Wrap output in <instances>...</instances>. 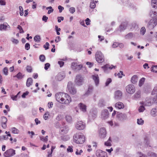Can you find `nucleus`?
Returning <instances> with one entry per match:
<instances>
[{"instance_id":"1","label":"nucleus","mask_w":157,"mask_h":157,"mask_svg":"<svg viewBox=\"0 0 157 157\" xmlns=\"http://www.w3.org/2000/svg\"><path fill=\"white\" fill-rule=\"evenodd\" d=\"M55 97L56 101L60 103L68 104L71 101V97L66 93L60 92L57 93Z\"/></svg>"},{"instance_id":"2","label":"nucleus","mask_w":157,"mask_h":157,"mask_svg":"<svg viewBox=\"0 0 157 157\" xmlns=\"http://www.w3.org/2000/svg\"><path fill=\"white\" fill-rule=\"evenodd\" d=\"M74 141L77 144H82L85 140V136L83 135L76 134L73 136Z\"/></svg>"},{"instance_id":"3","label":"nucleus","mask_w":157,"mask_h":157,"mask_svg":"<svg viewBox=\"0 0 157 157\" xmlns=\"http://www.w3.org/2000/svg\"><path fill=\"white\" fill-rule=\"evenodd\" d=\"M96 61L98 63H102L105 61V57L102 53L100 51H98L95 55Z\"/></svg>"},{"instance_id":"4","label":"nucleus","mask_w":157,"mask_h":157,"mask_svg":"<svg viewBox=\"0 0 157 157\" xmlns=\"http://www.w3.org/2000/svg\"><path fill=\"white\" fill-rule=\"evenodd\" d=\"M84 80V78L80 74H78L75 77V82L76 85L80 86L83 83Z\"/></svg>"},{"instance_id":"5","label":"nucleus","mask_w":157,"mask_h":157,"mask_svg":"<svg viewBox=\"0 0 157 157\" xmlns=\"http://www.w3.org/2000/svg\"><path fill=\"white\" fill-rule=\"evenodd\" d=\"M68 89L70 94H75L76 93V90L74 85L71 82H69L67 84Z\"/></svg>"},{"instance_id":"6","label":"nucleus","mask_w":157,"mask_h":157,"mask_svg":"<svg viewBox=\"0 0 157 157\" xmlns=\"http://www.w3.org/2000/svg\"><path fill=\"white\" fill-rule=\"evenodd\" d=\"M15 154V151L12 149H10L5 152L3 156L4 157H10L13 156Z\"/></svg>"},{"instance_id":"7","label":"nucleus","mask_w":157,"mask_h":157,"mask_svg":"<svg viewBox=\"0 0 157 157\" xmlns=\"http://www.w3.org/2000/svg\"><path fill=\"white\" fill-rule=\"evenodd\" d=\"M126 92L128 94H132L136 90L134 86L132 84L128 85L125 88Z\"/></svg>"},{"instance_id":"8","label":"nucleus","mask_w":157,"mask_h":157,"mask_svg":"<svg viewBox=\"0 0 157 157\" xmlns=\"http://www.w3.org/2000/svg\"><path fill=\"white\" fill-rule=\"evenodd\" d=\"M157 24V19L153 18L151 19L148 22V25L151 29L153 28Z\"/></svg>"},{"instance_id":"9","label":"nucleus","mask_w":157,"mask_h":157,"mask_svg":"<svg viewBox=\"0 0 157 157\" xmlns=\"http://www.w3.org/2000/svg\"><path fill=\"white\" fill-rule=\"evenodd\" d=\"M82 67V65H77V63L73 62L71 64V68L74 70L77 71L80 70Z\"/></svg>"},{"instance_id":"10","label":"nucleus","mask_w":157,"mask_h":157,"mask_svg":"<svg viewBox=\"0 0 157 157\" xmlns=\"http://www.w3.org/2000/svg\"><path fill=\"white\" fill-rule=\"evenodd\" d=\"M75 127L78 130H83L86 127V124L82 121H78L76 123Z\"/></svg>"},{"instance_id":"11","label":"nucleus","mask_w":157,"mask_h":157,"mask_svg":"<svg viewBox=\"0 0 157 157\" xmlns=\"http://www.w3.org/2000/svg\"><path fill=\"white\" fill-rule=\"evenodd\" d=\"M154 102L153 98L148 97L146 98L144 101V105L146 106H150Z\"/></svg>"},{"instance_id":"12","label":"nucleus","mask_w":157,"mask_h":157,"mask_svg":"<svg viewBox=\"0 0 157 157\" xmlns=\"http://www.w3.org/2000/svg\"><path fill=\"white\" fill-rule=\"evenodd\" d=\"M96 155L97 157H107V153L100 150L96 151Z\"/></svg>"},{"instance_id":"13","label":"nucleus","mask_w":157,"mask_h":157,"mask_svg":"<svg viewBox=\"0 0 157 157\" xmlns=\"http://www.w3.org/2000/svg\"><path fill=\"white\" fill-rule=\"evenodd\" d=\"M109 117V113L107 109H104L102 111L101 113V118L102 119H105L108 118Z\"/></svg>"},{"instance_id":"14","label":"nucleus","mask_w":157,"mask_h":157,"mask_svg":"<svg viewBox=\"0 0 157 157\" xmlns=\"http://www.w3.org/2000/svg\"><path fill=\"white\" fill-rule=\"evenodd\" d=\"M99 136L100 138H104L105 136L106 132L105 129L104 128H101L99 131Z\"/></svg>"},{"instance_id":"15","label":"nucleus","mask_w":157,"mask_h":157,"mask_svg":"<svg viewBox=\"0 0 157 157\" xmlns=\"http://www.w3.org/2000/svg\"><path fill=\"white\" fill-rule=\"evenodd\" d=\"M141 96V92L140 90H139L135 93L132 97V99L133 100H137L140 99Z\"/></svg>"},{"instance_id":"16","label":"nucleus","mask_w":157,"mask_h":157,"mask_svg":"<svg viewBox=\"0 0 157 157\" xmlns=\"http://www.w3.org/2000/svg\"><path fill=\"white\" fill-rule=\"evenodd\" d=\"M122 92L120 90H117L115 93V99L117 100L120 99L122 96Z\"/></svg>"},{"instance_id":"17","label":"nucleus","mask_w":157,"mask_h":157,"mask_svg":"<svg viewBox=\"0 0 157 157\" xmlns=\"http://www.w3.org/2000/svg\"><path fill=\"white\" fill-rule=\"evenodd\" d=\"M7 121V119L5 117H1V125L3 128H6V123Z\"/></svg>"},{"instance_id":"18","label":"nucleus","mask_w":157,"mask_h":157,"mask_svg":"<svg viewBox=\"0 0 157 157\" xmlns=\"http://www.w3.org/2000/svg\"><path fill=\"white\" fill-rule=\"evenodd\" d=\"M117 118L120 120L125 119L127 118V115L125 114L119 113L117 114Z\"/></svg>"},{"instance_id":"19","label":"nucleus","mask_w":157,"mask_h":157,"mask_svg":"<svg viewBox=\"0 0 157 157\" xmlns=\"http://www.w3.org/2000/svg\"><path fill=\"white\" fill-rule=\"evenodd\" d=\"M65 77V75L63 73H59L56 76V79L59 81L63 80Z\"/></svg>"},{"instance_id":"20","label":"nucleus","mask_w":157,"mask_h":157,"mask_svg":"<svg viewBox=\"0 0 157 157\" xmlns=\"http://www.w3.org/2000/svg\"><path fill=\"white\" fill-rule=\"evenodd\" d=\"M69 129V127L67 126H65L61 128L60 132L62 134H65L68 132Z\"/></svg>"},{"instance_id":"21","label":"nucleus","mask_w":157,"mask_h":157,"mask_svg":"<svg viewBox=\"0 0 157 157\" xmlns=\"http://www.w3.org/2000/svg\"><path fill=\"white\" fill-rule=\"evenodd\" d=\"M115 107L118 109H123L124 107V104L120 102H118L116 103L115 105Z\"/></svg>"},{"instance_id":"22","label":"nucleus","mask_w":157,"mask_h":157,"mask_svg":"<svg viewBox=\"0 0 157 157\" xmlns=\"http://www.w3.org/2000/svg\"><path fill=\"white\" fill-rule=\"evenodd\" d=\"M92 78L95 82V85L97 86L99 83V78L98 75H93L92 76Z\"/></svg>"},{"instance_id":"23","label":"nucleus","mask_w":157,"mask_h":157,"mask_svg":"<svg viewBox=\"0 0 157 157\" xmlns=\"http://www.w3.org/2000/svg\"><path fill=\"white\" fill-rule=\"evenodd\" d=\"M79 106L80 109L83 112H86V105L82 103H80L79 104Z\"/></svg>"},{"instance_id":"24","label":"nucleus","mask_w":157,"mask_h":157,"mask_svg":"<svg viewBox=\"0 0 157 157\" xmlns=\"http://www.w3.org/2000/svg\"><path fill=\"white\" fill-rule=\"evenodd\" d=\"M127 26V24L126 23H122L120 26L119 29L120 31H121L126 29Z\"/></svg>"},{"instance_id":"25","label":"nucleus","mask_w":157,"mask_h":157,"mask_svg":"<svg viewBox=\"0 0 157 157\" xmlns=\"http://www.w3.org/2000/svg\"><path fill=\"white\" fill-rule=\"evenodd\" d=\"M137 81V76L136 75L133 76L131 78V81L133 84L136 83Z\"/></svg>"},{"instance_id":"26","label":"nucleus","mask_w":157,"mask_h":157,"mask_svg":"<svg viewBox=\"0 0 157 157\" xmlns=\"http://www.w3.org/2000/svg\"><path fill=\"white\" fill-rule=\"evenodd\" d=\"M106 102L103 99H100L98 105L100 107L104 106L105 105Z\"/></svg>"},{"instance_id":"27","label":"nucleus","mask_w":157,"mask_h":157,"mask_svg":"<svg viewBox=\"0 0 157 157\" xmlns=\"http://www.w3.org/2000/svg\"><path fill=\"white\" fill-rule=\"evenodd\" d=\"M33 79L32 78H29L27 79L26 82V85L27 87H29L33 83Z\"/></svg>"},{"instance_id":"28","label":"nucleus","mask_w":157,"mask_h":157,"mask_svg":"<svg viewBox=\"0 0 157 157\" xmlns=\"http://www.w3.org/2000/svg\"><path fill=\"white\" fill-rule=\"evenodd\" d=\"M151 115L153 117H155L157 115V109L153 108L151 111Z\"/></svg>"},{"instance_id":"29","label":"nucleus","mask_w":157,"mask_h":157,"mask_svg":"<svg viewBox=\"0 0 157 157\" xmlns=\"http://www.w3.org/2000/svg\"><path fill=\"white\" fill-rule=\"evenodd\" d=\"M149 14L152 17H154L157 16V10L156 11L151 10L149 13Z\"/></svg>"},{"instance_id":"30","label":"nucleus","mask_w":157,"mask_h":157,"mask_svg":"<svg viewBox=\"0 0 157 157\" xmlns=\"http://www.w3.org/2000/svg\"><path fill=\"white\" fill-rule=\"evenodd\" d=\"M108 67L109 65L108 64H106L101 67L103 69L104 72L106 73H107L109 72V69Z\"/></svg>"},{"instance_id":"31","label":"nucleus","mask_w":157,"mask_h":157,"mask_svg":"<svg viewBox=\"0 0 157 157\" xmlns=\"http://www.w3.org/2000/svg\"><path fill=\"white\" fill-rule=\"evenodd\" d=\"M136 157H147V156L141 152L138 151L136 153Z\"/></svg>"},{"instance_id":"32","label":"nucleus","mask_w":157,"mask_h":157,"mask_svg":"<svg viewBox=\"0 0 157 157\" xmlns=\"http://www.w3.org/2000/svg\"><path fill=\"white\" fill-rule=\"evenodd\" d=\"M151 4L153 8H157V0H151Z\"/></svg>"},{"instance_id":"33","label":"nucleus","mask_w":157,"mask_h":157,"mask_svg":"<svg viewBox=\"0 0 157 157\" xmlns=\"http://www.w3.org/2000/svg\"><path fill=\"white\" fill-rule=\"evenodd\" d=\"M133 36V34L132 33H130L125 36V38L126 39H129L132 38Z\"/></svg>"},{"instance_id":"34","label":"nucleus","mask_w":157,"mask_h":157,"mask_svg":"<svg viewBox=\"0 0 157 157\" xmlns=\"http://www.w3.org/2000/svg\"><path fill=\"white\" fill-rule=\"evenodd\" d=\"M145 80V78H142L139 81V86L140 87L141 86L144 84Z\"/></svg>"},{"instance_id":"35","label":"nucleus","mask_w":157,"mask_h":157,"mask_svg":"<svg viewBox=\"0 0 157 157\" xmlns=\"http://www.w3.org/2000/svg\"><path fill=\"white\" fill-rule=\"evenodd\" d=\"M93 89V87L92 85H89L88 88V91L86 94H88L92 92Z\"/></svg>"},{"instance_id":"36","label":"nucleus","mask_w":157,"mask_h":157,"mask_svg":"<svg viewBox=\"0 0 157 157\" xmlns=\"http://www.w3.org/2000/svg\"><path fill=\"white\" fill-rule=\"evenodd\" d=\"M34 40L35 42H39L41 38L40 36L37 35L34 37Z\"/></svg>"},{"instance_id":"37","label":"nucleus","mask_w":157,"mask_h":157,"mask_svg":"<svg viewBox=\"0 0 157 157\" xmlns=\"http://www.w3.org/2000/svg\"><path fill=\"white\" fill-rule=\"evenodd\" d=\"M12 132L14 134H18L19 132V130L15 127H13L11 128Z\"/></svg>"},{"instance_id":"38","label":"nucleus","mask_w":157,"mask_h":157,"mask_svg":"<svg viewBox=\"0 0 157 157\" xmlns=\"http://www.w3.org/2000/svg\"><path fill=\"white\" fill-rule=\"evenodd\" d=\"M97 113L96 111H94L93 113V111H90V114L93 117V119L96 118L97 116Z\"/></svg>"},{"instance_id":"39","label":"nucleus","mask_w":157,"mask_h":157,"mask_svg":"<svg viewBox=\"0 0 157 157\" xmlns=\"http://www.w3.org/2000/svg\"><path fill=\"white\" fill-rule=\"evenodd\" d=\"M24 76V75H22V74L21 73L19 72L16 75L14 76V77H17L18 79H20L22 78Z\"/></svg>"},{"instance_id":"40","label":"nucleus","mask_w":157,"mask_h":157,"mask_svg":"<svg viewBox=\"0 0 157 157\" xmlns=\"http://www.w3.org/2000/svg\"><path fill=\"white\" fill-rule=\"evenodd\" d=\"M111 140L110 137L108 140L106 142H105V145L108 146H110L111 145Z\"/></svg>"},{"instance_id":"41","label":"nucleus","mask_w":157,"mask_h":157,"mask_svg":"<svg viewBox=\"0 0 157 157\" xmlns=\"http://www.w3.org/2000/svg\"><path fill=\"white\" fill-rule=\"evenodd\" d=\"M137 123L139 125H142L144 123V121L142 118L138 119H137Z\"/></svg>"},{"instance_id":"42","label":"nucleus","mask_w":157,"mask_h":157,"mask_svg":"<svg viewBox=\"0 0 157 157\" xmlns=\"http://www.w3.org/2000/svg\"><path fill=\"white\" fill-rule=\"evenodd\" d=\"M66 119L67 122H70L72 121V118L71 116L67 115L66 117Z\"/></svg>"},{"instance_id":"43","label":"nucleus","mask_w":157,"mask_h":157,"mask_svg":"<svg viewBox=\"0 0 157 157\" xmlns=\"http://www.w3.org/2000/svg\"><path fill=\"white\" fill-rule=\"evenodd\" d=\"M94 0H93V1L91 2L90 4V7L91 9H94L96 6V4L94 2Z\"/></svg>"},{"instance_id":"44","label":"nucleus","mask_w":157,"mask_h":157,"mask_svg":"<svg viewBox=\"0 0 157 157\" xmlns=\"http://www.w3.org/2000/svg\"><path fill=\"white\" fill-rule=\"evenodd\" d=\"M39 59L42 62L44 61L45 59V56L43 55H40L39 57Z\"/></svg>"},{"instance_id":"45","label":"nucleus","mask_w":157,"mask_h":157,"mask_svg":"<svg viewBox=\"0 0 157 157\" xmlns=\"http://www.w3.org/2000/svg\"><path fill=\"white\" fill-rule=\"evenodd\" d=\"M19 9L20 10V14L21 16H22L23 15L24 13L23 12V9L21 6H20L19 7Z\"/></svg>"},{"instance_id":"46","label":"nucleus","mask_w":157,"mask_h":157,"mask_svg":"<svg viewBox=\"0 0 157 157\" xmlns=\"http://www.w3.org/2000/svg\"><path fill=\"white\" fill-rule=\"evenodd\" d=\"M146 32V29L144 27H142L140 30V34L142 35H144L145 33Z\"/></svg>"},{"instance_id":"47","label":"nucleus","mask_w":157,"mask_h":157,"mask_svg":"<svg viewBox=\"0 0 157 157\" xmlns=\"http://www.w3.org/2000/svg\"><path fill=\"white\" fill-rule=\"evenodd\" d=\"M7 28V26L4 24H1L0 25V30H5Z\"/></svg>"},{"instance_id":"48","label":"nucleus","mask_w":157,"mask_h":157,"mask_svg":"<svg viewBox=\"0 0 157 157\" xmlns=\"http://www.w3.org/2000/svg\"><path fill=\"white\" fill-rule=\"evenodd\" d=\"M145 109L143 105H141L138 109V110L140 112H143Z\"/></svg>"},{"instance_id":"49","label":"nucleus","mask_w":157,"mask_h":157,"mask_svg":"<svg viewBox=\"0 0 157 157\" xmlns=\"http://www.w3.org/2000/svg\"><path fill=\"white\" fill-rule=\"evenodd\" d=\"M48 136H46L45 137H40V140L46 142L48 140Z\"/></svg>"},{"instance_id":"50","label":"nucleus","mask_w":157,"mask_h":157,"mask_svg":"<svg viewBox=\"0 0 157 157\" xmlns=\"http://www.w3.org/2000/svg\"><path fill=\"white\" fill-rule=\"evenodd\" d=\"M49 115V113L48 112H46L44 114L43 117L45 120H47Z\"/></svg>"},{"instance_id":"51","label":"nucleus","mask_w":157,"mask_h":157,"mask_svg":"<svg viewBox=\"0 0 157 157\" xmlns=\"http://www.w3.org/2000/svg\"><path fill=\"white\" fill-rule=\"evenodd\" d=\"M20 92H19L15 96H13L12 95L11 96V98L14 101H16L17 100V98L18 96V94H19Z\"/></svg>"},{"instance_id":"52","label":"nucleus","mask_w":157,"mask_h":157,"mask_svg":"<svg viewBox=\"0 0 157 157\" xmlns=\"http://www.w3.org/2000/svg\"><path fill=\"white\" fill-rule=\"evenodd\" d=\"M67 151L68 152H72L73 151L72 147L70 146H68L67 149Z\"/></svg>"},{"instance_id":"53","label":"nucleus","mask_w":157,"mask_h":157,"mask_svg":"<svg viewBox=\"0 0 157 157\" xmlns=\"http://www.w3.org/2000/svg\"><path fill=\"white\" fill-rule=\"evenodd\" d=\"M148 155L151 157H156V154L152 152H149L148 153Z\"/></svg>"},{"instance_id":"54","label":"nucleus","mask_w":157,"mask_h":157,"mask_svg":"<svg viewBox=\"0 0 157 157\" xmlns=\"http://www.w3.org/2000/svg\"><path fill=\"white\" fill-rule=\"evenodd\" d=\"M152 68V71L155 72H157V66H153Z\"/></svg>"},{"instance_id":"55","label":"nucleus","mask_w":157,"mask_h":157,"mask_svg":"<svg viewBox=\"0 0 157 157\" xmlns=\"http://www.w3.org/2000/svg\"><path fill=\"white\" fill-rule=\"evenodd\" d=\"M17 28L19 30V32L20 33H24V31L23 30L22 27L21 26L18 25Z\"/></svg>"},{"instance_id":"56","label":"nucleus","mask_w":157,"mask_h":157,"mask_svg":"<svg viewBox=\"0 0 157 157\" xmlns=\"http://www.w3.org/2000/svg\"><path fill=\"white\" fill-rule=\"evenodd\" d=\"M26 70L28 72H31L32 71V67L29 66H27L26 67Z\"/></svg>"},{"instance_id":"57","label":"nucleus","mask_w":157,"mask_h":157,"mask_svg":"<svg viewBox=\"0 0 157 157\" xmlns=\"http://www.w3.org/2000/svg\"><path fill=\"white\" fill-rule=\"evenodd\" d=\"M49 44L48 42H46L45 44L44 45V47L45 48V50L48 49L49 48Z\"/></svg>"},{"instance_id":"58","label":"nucleus","mask_w":157,"mask_h":157,"mask_svg":"<svg viewBox=\"0 0 157 157\" xmlns=\"http://www.w3.org/2000/svg\"><path fill=\"white\" fill-rule=\"evenodd\" d=\"M11 41L13 43L15 44H18L19 42V41L15 39L14 38H12Z\"/></svg>"},{"instance_id":"59","label":"nucleus","mask_w":157,"mask_h":157,"mask_svg":"<svg viewBox=\"0 0 157 157\" xmlns=\"http://www.w3.org/2000/svg\"><path fill=\"white\" fill-rule=\"evenodd\" d=\"M5 0H0V5L1 6H5L6 5Z\"/></svg>"},{"instance_id":"60","label":"nucleus","mask_w":157,"mask_h":157,"mask_svg":"<svg viewBox=\"0 0 157 157\" xmlns=\"http://www.w3.org/2000/svg\"><path fill=\"white\" fill-rule=\"evenodd\" d=\"M112 80L111 78H108L106 82L105 83V85L106 86H108V85L111 82Z\"/></svg>"},{"instance_id":"61","label":"nucleus","mask_w":157,"mask_h":157,"mask_svg":"<svg viewBox=\"0 0 157 157\" xmlns=\"http://www.w3.org/2000/svg\"><path fill=\"white\" fill-rule=\"evenodd\" d=\"M117 75L118 76L119 78H121L122 77V75H123V72L122 71H120V72L118 73L117 74Z\"/></svg>"},{"instance_id":"62","label":"nucleus","mask_w":157,"mask_h":157,"mask_svg":"<svg viewBox=\"0 0 157 157\" xmlns=\"http://www.w3.org/2000/svg\"><path fill=\"white\" fill-rule=\"evenodd\" d=\"M3 72L5 75H8V69L7 67H5L3 69Z\"/></svg>"},{"instance_id":"63","label":"nucleus","mask_w":157,"mask_h":157,"mask_svg":"<svg viewBox=\"0 0 157 157\" xmlns=\"http://www.w3.org/2000/svg\"><path fill=\"white\" fill-rule=\"evenodd\" d=\"M69 11L71 13H73L75 11V8L73 7H71L69 9Z\"/></svg>"},{"instance_id":"64","label":"nucleus","mask_w":157,"mask_h":157,"mask_svg":"<svg viewBox=\"0 0 157 157\" xmlns=\"http://www.w3.org/2000/svg\"><path fill=\"white\" fill-rule=\"evenodd\" d=\"M25 49L26 50H29L30 49V44L29 43H27L25 44Z\"/></svg>"}]
</instances>
